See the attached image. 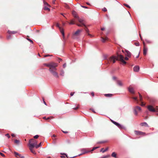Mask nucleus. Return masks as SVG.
I'll list each match as a JSON object with an SVG mask.
<instances>
[{"label": "nucleus", "instance_id": "obj_1", "mask_svg": "<svg viewBox=\"0 0 158 158\" xmlns=\"http://www.w3.org/2000/svg\"><path fill=\"white\" fill-rule=\"evenodd\" d=\"M44 65L49 68V71L54 77L56 78H59V76L56 71L57 70L56 67L57 66V64L52 62L48 64H44Z\"/></svg>", "mask_w": 158, "mask_h": 158}, {"label": "nucleus", "instance_id": "obj_2", "mask_svg": "<svg viewBox=\"0 0 158 158\" xmlns=\"http://www.w3.org/2000/svg\"><path fill=\"white\" fill-rule=\"evenodd\" d=\"M116 60H119L124 64L127 63L124 60L123 56L118 53L117 54V56H112L109 58V61L110 62H112L113 63H115Z\"/></svg>", "mask_w": 158, "mask_h": 158}, {"label": "nucleus", "instance_id": "obj_3", "mask_svg": "<svg viewBox=\"0 0 158 158\" xmlns=\"http://www.w3.org/2000/svg\"><path fill=\"white\" fill-rule=\"evenodd\" d=\"M37 143V141L33 139H30L29 141V145L30 148L35 147Z\"/></svg>", "mask_w": 158, "mask_h": 158}, {"label": "nucleus", "instance_id": "obj_4", "mask_svg": "<svg viewBox=\"0 0 158 158\" xmlns=\"http://www.w3.org/2000/svg\"><path fill=\"white\" fill-rule=\"evenodd\" d=\"M148 110L152 112H158V106H156L155 108H154L152 105H148L147 107Z\"/></svg>", "mask_w": 158, "mask_h": 158}, {"label": "nucleus", "instance_id": "obj_5", "mask_svg": "<svg viewBox=\"0 0 158 158\" xmlns=\"http://www.w3.org/2000/svg\"><path fill=\"white\" fill-rule=\"evenodd\" d=\"M79 150L81 152V153L79 154L78 156H80L90 152V151H89L88 148H82L80 149Z\"/></svg>", "mask_w": 158, "mask_h": 158}, {"label": "nucleus", "instance_id": "obj_6", "mask_svg": "<svg viewBox=\"0 0 158 158\" xmlns=\"http://www.w3.org/2000/svg\"><path fill=\"white\" fill-rule=\"evenodd\" d=\"M111 121L116 126L119 128L124 129L125 128V127L124 126L121 125L119 123L114 121L113 120H111Z\"/></svg>", "mask_w": 158, "mask_h": 158}, {"label": "nucleus", "instance_id": "obj_7", "mask_svg": "<svg viewBox=\"0 0 158 158\" xmlns=\"http://www.w3.org/2000/svg\"><path fill=\"white\" fill-rule=\"evenodd\" d=\"M56 26L57 27L59 28L60 32L61 33V34H62L63 37L64 38V32L63 29L60 26V25H59V23H57L56 25Z\"/></svg>", "mask_w": 158, "mask_h": 158}, {"label": "nucleus", "instance_id": "obj_8", "mask_svg": "<svg viewBox=\"0 0 158 158\" xmlns=\"http://www.w3.org/2000/svg\"><path fill=\"white\" fill-rule=\"evenodd\" d=\"M77 19L78 20V21L82 24V25H83L84 26H85V25L84 23H83V22L84 21V19L83 18H80L79 17H77Z\"/></svg>", "mask_w": 158, "mask_h": 158}, {"label": "nucleus", "instance_id": "obj_9", "mask_svg": "<svg viewBox=\"0 0 158 158\" xmlns=\"http://www.w3.org/2000/svg\"><path fill=\"white\" fill-rule=\"evenodd\" d=\"M135 133L136 135H144V134H145V133L141 131H135Z\"/></svg>", "mask_w": 158, "mask_h": 158}, {"label": "nucleus", "instance_id": "obj_10", "mask_svg": "<svg viewBox=\"0 0 158 158\" xmlns=\"http://www.w3.org/2000/svg\"><path fill=\"white\" fill-rule=\"evenodd\" d=\"M126 53H125V55L126 56H127L129 57H130L131 56V53L128 51L127 50H125Z\"/></svg>", "mask_w": 158, "mask_h": 158}, {"label": "nucleus", "instance_id": "obj_11", "mask_svg": "<svg viewBox=\"0 0 158 158\" xmlns=\"http://www.w3.org/2000/svg\"><path fill=\"white\" fill-rule=\"evenodd\" d=\"M139 66L136 65L133 68V70L135 72H137L139 71Z\"/></svg>", "mask_w": 158, "mask_h": 158}, {"label": "nucleus", "instance_id": "obj_12", "mask_svg": "<svg viewBox=\"0 0 158 158\" xmlns=\"http://www.w3.org/2000/svg\"><path fill=\"white\" fill-rule=\"evenodd\" d=\"M128 90L132 94H134L135 93L134 89L133 88L129 87L128 88Z\"/></svg>", "mask_w": 158, "mask_h": 158}, {"label": "nucleus", "instance_id": "obj_13", "mask_svg": "<svg viewBox=\"0 0 158 158\" xmlns=\"http://www.w3.org/2000/svg\"><path fill=\"white\" fill-rule=\"evenodd\" d=\"M82 30H77L74 34V35H78L80 32H81Z\"/></svg>", "mask_w": 158, "mask_h": 158}, {"label": "nucleus", "instance_id": "obj_14", "mask_svg": "<svg viewBox=\"0 0 158 158\" xmlns=\"http://www.w3.org/2000/svg\"><path fill=\"white\" fill-rule=\"evenodd\" d=\"M148 51V48L144 47L143 50V54L144 55H146L147 54V52Z\"/></svg>", "mask_w": 158, "mask_h": 158}, {"label": "nucleus", "instance_id": "obj_15", "mask_svg": "<svg viewBox=\"0 0 158 158\" xmlns=\"http://www.w3.org/2000/svg\"><path fill=\"white\" fill-rule=\"evenodd\" d=\"M140 125L142 126H145L146 127H148V124L146 122H143L141 123Z\"/></svg>", "mask_w": 158, "mask_h": 158}, {"label": "nucleus", "instance_id": "obj_16", "mask_svg": "<svg viewBox=\"0 0 158 158\" xmlns=\"http://www.w3.org/2000/svg\"><path fill=\"white\" fill-rule=\"evenodd\" d=\"M85 31L86 32L88 33V35L90 36L91 37H92V36L90 34H89V30L86 27V26L85 25Z\"/></svg>", "mask_w": 158, "mask_h": 158}, {"label": "nucleus", "instance_id": "obj_17", "mask_svg": "<svg viewBox=\"0 0 158 158\" xmlns=\"http://www.w3.org/2000/svg\"><path fill=\"white\" fill-rule=\"evenodd\" d=\"M150 102L152 104H153L156 102V100L154 98H151L150 100Z\"/></svg>", "mask_w": 158, "mask_h": 158}, {"label": "nucleus", "instance_id": "obj_18", "mask_svg": "<svg viewBox=\"0 0 158 158\" xmlns=\"http://www.w3.org/2000/svg\"><path fill=\"white\" fill-rule=\"evenodd\" d=\"M111 156L113 157H114L115 158H117V154L115 152H113L111 154Z\"/></svg>", "mask_w": 158, "mask_h": 158}, {"label": "nucleus", "instance_id": "obj_19", "mask_svg": "<svg viewBox=\"0 0 158 158\" xmlns=\"http://www.w3.org/2000/svg\"><path fill=\"white\" fill-rule=\"evenodd\" d=\"M72 14L74 17L77 19V17H78V16L77 15L75 11H73L72 12Z\"/></svg>", "mask_w": 158, "mask_h": 158}, {"label": "nucleus", "instance_id": "obj_20", "mask_svg": "<svg viewBox=\"0 0 158 158\" xmlns=\"http://www.w3.org/2000/svg\"><path fill=\"white\" fill-rule=\"evenodd\" d=\"M108 150V148H106L105 149H104L103 148H102L100 150V152H102V153H104Z\"/></svg>", "mask_w": 158, "mask_h": 158}, {"label": "nucleus", "instance_id": "obj_21", "mask_svg": "<svg viewBox=\"0 0 158 158\" xmlns=\"http://www.w3.org/2000/svg\"><path fill=\"white\" fill-rule=\"evenodd\" d=\"M64 71L62 69L60 71V75L62 76H64Z\"/></svg>", "mask_w": 158, "mask_h": 158}, {"label": "nucleus", "instance_id": "obj_22", "mask_svg": "<svg viewBox=\"0 0 158 158\" xmlns=\"http://www.w3.org/2000/svg\"><path fill=\"white\" fill-rule=\"evenodd\" d=\"M117 84L118 85L120 86H122L123 85V84L120 81L118 80L117 81Z\"/></svg>", "mask_w": 158, "mask_h": 158}, {"label": "nucleus", "instance_id": "obj_23", "mask_svg": "<svg viewBox=\"0 0 158 158\" xmlns=\"http://www.w3.org/2000/svg\"><path fill=\"white\" fill-rule=\"evenodd\" d=\"M8 34H15V33H16V31H8Z\"/></svg>", "mask_w": 158, "mask_h": 158}, {"label": "nucleus", "instance_id": "obj_24", "mask_svg": "<svg viewBox=\"0 0 158 158\" xmlns=\"http://www.w3.org/2000/svg\"><path fill=\"white\" fill-rule=\"evenodd\" d=\"M102 42L104 43L105 42L106 40H107L108 39V38L107 37H106L105 38L102 37Z\"/></svg>", "mask_w": 158, "mask_h": 158}, {"label": "nucleus", "instance_id": "obj_25", "mask_svg": "<svg viewBox=\"0 0 158 158\" xmlns=\"http://www.w3.org/2000/svg\"><path fill=\"white\" fill-rule=\"evenodd\" d=\"M105 96L106 97H111L112 96V94H105Z\"/></svg>", "mask_w": 158, "mask_h": 158}, {"label": "nucleus", "instance_id": "obj_26", "mask_svg": "<svg viewBox=\"0 0 158 158\" xmlns=\"http://www.w3.org/2000/svg\"><path fill=\"white\" fill-rule=\"evenodd\" d=\"M30 148V149L31 151V152L32 153L34 154H36V152H35L33 150L32 148Z\"/></svg>", "mask_w": 158, "mask_h": 158}, {"label": "nucleus", "instance_id": "obj_27", "mask_svg": "<svg viewBox=\"0 0 158 158\" xmlns=\"http://www.w3.org/2000/svg\"><path fill=\"white\" fill-rule=\"evenodd\" d=\"M44 9L45 10H48V11L50 10V9L46 6H44Z\"/></svg>", "mask_w": 158, "mask_h": 158}, {"label": "nucleus", "instance_id": "obj_28", "mask_svg": "<svg viewBox=\"0 0 158 158\" xmlns=\"http://www.w3.org/2000/svg\"><path fill=\"white\" fill-rule=\"evenodd\" d=\"M110 157V155H108L102 156L100 158H107Z\"/></svg>", "mask_w": 158, "mask_h": 158}, {"label": "nucleus", "instance_id": "obj_29", "mask_svg": "<svg viewBox=\"0 0 158 158\" xmlns=\"http://www.w3.org/2000/svg\"><path fill=\"white\" fill-rule=\"evenodd\" d=\"M99 148V147H94L93 148V149L92 150H89V151H90V152H92V151H94V150H95V149H96Z\"/></svg>", "mask_w": 158, "mask_h": 158}, {"label": "nucleus", "instance_id": "obj_30", "mask_svg": "<svg viewBox=\"0 0 158 158\" xmlns=\"http://www.w3.org/2000/svg\"><path fill=\"white\" fill-rule=\"evenodd\" d=\"M75 24L74 21L73 20H71L70 22L69 23V24L70 25H73L74 24Z\"/></svg>", "mask_w": 158, "mask_h": 158}, {"label": "nucleus", "instance_id": "obj_31", "mask_svg": "<svg viewBox=\"0 0 158 158\" xmlns=\"http://www.w3.org/2000/svg\"><path fill=\"white\" fill-rule=\"evenodd\" d=\"M14 142L16 144H19V141L17 139H15L14 141Z\"/></svg>", "mask_w": 158, "mask_h": 158}, {"label": "nucleus", "instance_id": "obj_32", "mask_svg": "<svg viewBox=\"0 0 158 158\" xmlns=\"http://www.w3.org/2000/svg\"><path fill=\"white\" fill-rule=\"evenodd\" d=\"M135 109H136V110H141V108H140V107L139 106H136L135 108Z\"/></svg>", "mask_w": 158, "mask_h": 158}, {"label": "nucleus", "instance_id": "obj_33", "mask_svg": "<svg viewBox=\"0 0 158 158\" xmlns=\"http://www.w3.org/2000/svg\"><path fill=\"white\" fill-rule=\"evenodd\" d=\"M139 99H140V100L141 101H142V100H143L142 96L141 95V94L139 93Z\"/></svg>", "mask_w": 158, "mask_h": 158}, {"label": "nucleus", "instance_id": "obj_34", "mask_svg": "<svg viewBox=\"0 0 158 158\" xmlns=\"http://www.w3.org/2000/svg\"><path fill=\"white\" fill-rule=\"evenodd\" d=\"M41 143H40L39 144H37V145H36L35 146V148H39L41 146Z\"/></svg>", "mask_w": 158, "mask_h": 158}, {"label": "nucleus", "instance_id": "obj_35", "mask_svg": "<svg viewBox=\"0 0 158 158\" xmlns=\"http://www.w3.org/2000/svg\"><path fill=\"white\" fill-rule=\"evenodd\" d=\"M14 154L15 155V157H17L18 158H19V157H18L17 156H19V154L18 153L16 152H14Z\"/></svg>", "mask_w": 158, "mask_h": 158}, {"label": "nucleus", "instance_id": "obj_36", "mask_svg": "<svg viewBox=\"0 0 158 158\" xmlns=\"http://www.w3.org/2000/svg\"><path fill=\"white\" fill-rule=\"evenodd\" d=\"M134 110L135 115H137L138 114V113H137V111L136 110V109H135L134 108Z\"/></svg>", "mask_w": 158, "mask_h": 158}, {"label": "nucleus", "instance_id": "obj_37", "mask_svg": "<svg viewBox=\"0 0 158 158\" xmlns=\"http://www.w3.org/2000/svg\"><path fill=\"white\" fill-rule=\"evenodd\" d=\"M44 4V6H49L48 4L46 2L44 1L43 2Z\"/></svg>", "mask_w": 158, "mask_h": 158}, {"label": "nucleus", "instance_id": "obj_38", "mask_svg": "<svg viewBox=\"0 0 158 158\" xmlns=\"http://www.w3.org/2000/svg\"><path fill=\"white\" fill-rule=\"evenodd\" d=\"M64 6L65 8H66L67 9H69L70 8L69 6L67 4H65Z\"/></svg>", "mask_w": 158, "mask_h": 158}, {"label": "nucleus", "instance_id": "obj_39", "mask_svg": "<svg viewBox=\"0 0 158 158\" xmlns=\"http://www.w3.org/2000/svg\"><path fill=\"white\" fill-rule=\"evenodd\" d=\"M27 39L32 44H33V41L32 40H31V39L29 38H27Z\"/></svg>", "mask_w": 158, "mask_h": 158}, {"label": "nucleus", "instance_id": "obj_40", "mask_svg": "<svg viewBox=\"0 0 158 158\" xmlns=\"http://www.w3.org/2000/svg\"><path fill=\"white\" fill-rule=\"evenodd\" d=\"M123 5L124 6H126V7H128L129 8H130V7L128 5H127V4H126L124 3L123 4Z\"/></svg>", "mask_w": 158, "mask_h": 158}, {"label": "nucleus", "instance_id": "obj_41", "mask_svg": "<svg viewBox=\"0 0 158 158\" xmlns=\"http://www.w3.org/2000/svg\"><path fill=\"white\" fill-rule=\"evenodd\" d=\"M105 142H106V141H99V142H97V143H104Z\"/></svg>", "mask_w": 158, "mask_h": 158}, {"label": "nucleus", "instance_id": "obj_42", "mask_svg": "<svg viewBox=\"0 0 158 158\" xmlns=\"http://www.w3.org/2000/svg\"><path fill=\"white\" fill-rule=\"evenodd\" d=\"M135 44L137 46H139V42L135 43Z\"/></svg>", "mask_w": 158, "mask_h": 158}, {"label": "nucleus", "instance_id": "obj_43", "mask_svg": "<svg viewBox=\"0 0 158 158\" xmlns=\"http://www.w3.org/2000/svg\"><path fill=\"white\" fill-rule=\"evenodd\" d=\"M76 25L79 27H82V26H84L83 25H82L81 23H80V24L77 23Z\"/></svg>", "mask_w": 158, "mask_h": 158}, {"label": "nucleus", "instance_id": "obj_44", "mask_svg": "<svg viewBox=\"0 0 158 158\" xmlns=\"http://www.w3.org/2000/svg\"><path fill=\"white\" fill-rule=\"evenodd\" d=\"M7 39L8 40L10 39H11V35H10L7 36Z\"/></svg>", "mask_w": 158, "mask_h": 158}, {"label": "nucleus", "instance_id": "obj_45", "mask_svg": "<svg viewBox=\"0 0 158 158\" xmlns=\"http://www.w3.org/2000/svg\"><path fill=\"white\" fill-rule=\"evenodd\" d=\"M102 10L104 11H106L107 10L106 8L105 7L103 8L102 9Z\"/></svg>", "mask_w": 158, "mask_h": 158}, {"label": "nucleus", "instance_id": "obj_46", "mask_svg": "<svg viewBox=\"0 0 158 158\" xmlns=\"http://www.w3.org/2000/svg\"><path fill=\"white\" fill-rule=\"evenodd\" d=\"M39 136L38 135H35V136H34V139H37L39 137Z\"/></svg>", "mask_w": 158, "mask_h": 158}, {"label": "nucleus", "instance_id": "obj_47", "mask_svg": "<svg viewBox=\"0 0 158 158\" xmlns=\"http://www.w3.org/2000/svg\"><path fill=\"white\" fill-rule=\"evenodd\" d=\"M19 157L20 158H24V157L23 156H22L20 154H19Z\"/></svg>", "mask_w": 158, "mask_h": 158}, {"label": "nucleus", "instance_id": "obj_48", "mask_svg": "<svg viewBox=\"0 0 158 158\" xmlns=\"http://www.w3.org/2000/svg\"><path fill=\"white\" fill-rule=\"evenodd\" d=\"M50 118L49 117H48L47 118H46V117H44L43 118L44 119H45L46 120H48V119H49Z\"/></svg>", "mask_w": 158, "mask_h": 158}, {"label": "nucleus", "instance_id": "obj_49", "mask_svg": "<svg viewBox=\"0 0 158 158\" xmlns=\"http://www.w3.org/2000/svg\"><path fill=\"white\" fill-rule=\"evenodd\" d=\"M62 59H60V58H58V60H57V61L59 62H60L61 61H62Z\"/></svg>", "mask_w": 158, "mask_h": 158}, {"label": "nucleus", "instance_id": "obj_50", "mask_svg": "<svg viewBox=\"0 0 158 158\" xmlns=\"http://www.w3.org/2000/svg\"><path fill=\"white\" fill-rule=\"evenodd\" d=\"M52 56V55H50L49 54L45 55H44V57H48V56Z\"/></svg>", "mask_w": 158, "mask_h": 158}, {"label": "nucleus", "instance_id": "obj_51", "mask_svg": "<svg viewBox=\"0 0 158 158\" xmlns=\"http://www.w3.org/2000/svg\"><path fill=\"white\" fill-rule=\"evenodd\" d=\"M0 155L3 157H5V155L1 152H0Z\"/></svg>", "mask_w": 158, "mask_h": 158}, {"label": "nucleus", "instance_id": "obj_52", "mask_svg": "<svg viewBox=\"0 0 158 158\" xmlns=\"http://www.w3.org/2000/svg\"><path fill=\"white\" fill-rule=\"evenodd\" d=\"M5 135L8 137V138H9L10 137V136L8 134H6Z\"/></svg>", "mask_w": 158, "mask_h": 158}, {"label": "nucleus", "instance_id": "obj_53", "mask_svg": "<svg viewBox=\"0 0 158 158\" xmlns=\"http://www.w3.org/2000/svg\"><path fill=\"white\" fill-rule=\"evenodd\" d=\"M79 106V105H78L77 106V107H76L75 108H73V109L75 110H77V109H78V108Z\"/></svg>", "mask_w": 158, "mask_h": 158}, {"label": "nucleus", "instance_id": "obj_54", "mask_svg": "<svg viewBox=\"0 0 158 158\" xmlns=\"http://www.w3.org/2000/svg\"><path fill=\"white\" fill-rule=\"evenodd\" d=\"M81 6L84 8H86V9L88 8V7H87L85 6H84L81 5Z\"/></svg>", "mask_w": 158, "mask_h": 158}, {"label": "nucleus", "instance_id": "obj_55", "mask_svg": "<svg viewBox=\"0 0 158 158\" xmlns=\"http://www.w3.org/2000/svg\"><path fill=\"white\" fill-rule=\"evenodd\" d=\"M66 63H64L63 65V67L64 68L66 67Z\"/></svg>", "mask_w": 158, "mask_h": 158}, {"label": "nucleus", "instance_id": "obj_56", "mask_svg": "<svg viewBox=\"0 0 158 158\" xmlns=\"http://www.w3.org/2000/svg\"><path fill=\"white\" fill-rule=\"evenodd\" d=\"M133 99H134V100L136 101L137 100V98L136 97H133Z\"/></svg>", "mask_w": 158, "mask_h": 158}, {"label": "nucleus", "instance_id": "obj_57", "mask_svg": "<svg viewBox=\"0 0 158 158\" xmlns=\"http://www.w3.org/2000/svg\"><path fill=\"white\" fill-rule=\"evenodd\" d=\"M43 102H44V104L46 105H47V104L46 103V102H45V101H44V99L43 98Z\"/></svg>", "mask_w": 158, "mask_h": 158}, {"label": "nucleus", "instance_id": "obj_58", "mask_svg": "<svg viewBox=\"0 0 158 158\" xmlns=\"http://www.w3.org/2000/svg\"><path fill=\"white\" fill-rule=\"evenodd\" d=\"M74 93V92H71L70 93V95L71 96H73V95Z\"/></svg>", "mask_w": 158, "mask_h": 158}, {"label": "nucleus", "instance_id": "obj_59", "mask_svg": "<svg viewBox=\"0 0 158 158\" xmlns=\"http://www.w3.org/2000/svg\"><path fill=\"white\" fill-rule=\"evenodd\" d=\"M113 79L114 80H115L116 79V77H115V76H113Z\"/></svg>", "mask_w": 158, "mask_h": 158}, {"label": "nucleus", "instance_id": "obj_60", "mask_svg": "<svg viewBox=\"0 0 158 158\" xmlns=\"http://www.w3.org/2000/svg\"><path fill=\"white\" fill-rule=\"evenodd\" d=\"M104 59H107V56L106 55H104Z\"/></svg>", "mask_w": 158, "mask_h": 158}, {"label": "nucleus", "instance_id": "obj_61", "mask_svg": "<svg viewBox=\"0 0 158 158\" xmlns=\"http://www.w3.org/2000/svg\"><path fill=\"white\" fill-rule=\"evenodd\" d=\"M62 132L64 133H68V132L67 131H62Z\"/></svg>", "mask_w": 158, "mask_h": 158}, {"label": "nucleus", "instance_id": "obj_62", "mask_svg": "<svg viewBox=\"0 0 158 158\" xmlns=\"http://www.w3.org/2000/svg\"><path fill=\"white\" fill-rule=\"evenodd\" d=\"M91 95H92V96L93 97L94 96V92L91 93Z\"/></svg>", "mask_w": 158, "mask_h": 158}, {"label": "nucleus", "instance_id": "obj_63", "mask_svg": "<svg viewBox=\"0 0 158 158\" xmlns=\"http://www.w3.org/2000/svg\"><path fill=\"white\" fill-rule=\"evenodd\" d=\"M125 59L126 60H128V57H126L125 58Z\"/></svg>", "mask_w": 158, "mask_h": 158}, {"label": "nucleus", "instance_id": "obj_64", "mask_svg": "<svg viewBox=\"0 0 158 158\" xmlns=\"http://www.w3.org/2000/svg\"><path fill=\"white\" fill-rule=\"evenodd\" d=\"M11 136L13 137H15V135L14 134H11Z\"/></svg>", "mask_w": 158, "mask_h": 158}]
</instances>
